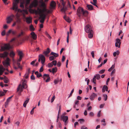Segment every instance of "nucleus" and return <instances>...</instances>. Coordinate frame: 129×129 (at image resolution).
I'll return each mask as SVG.
<instances>
[{
	"mask_svg": "<svg viewBox=\"0 0 129 129\" xmlns=\"http://www.w3.org/2000/svg\"><path fill=\"white\" fill-rule=\"evenodd\" d=\"M5 70V68L2 66H0V76L3 74V72Z\"/></svg>",
	"mask_w": 129,
	"mask_h": 129,
	"instance_id": "nucleus-19",
	"label": "nucleus"
},
{
	"mask_svg": "<svg viewBox=\"0 0 129 129\" xmlns=\"http://www.w3.org/2000/svg\"><path fill=\"white\" fill-rule=\"evenodd\" d=\"M10 61V59L8 57L3 62V64L4 66L5 67H8L9 66Z\"/></svg>",
	"mask_w": 129,
	"mask_h": 129,
	"instance_id": "nucleus-8",
	"label": "nucleus"
},
{
	"mask_svg": "<svg viewBox=\"0 0 129 129\" xmlns=\"http://www.w3.org/2000/svg\"><path fill=\"white\" fill-rule=\"evenodd\" d=\"M21 31L20 33L17 36L18 38H19L22 36H23L24 33V32L22 30H21Z\"/></svg>",
	"mask_w": 129,
	"mask_h": 129,
	"instance_id": "nucleus-30",
	"label": "nucleus"
},
{
	"mask_svg": "<svg viewBox=\"0 0 129 129\" xmlns=\"http://www.w3.org/2000/svg\"><path fill=\"white\" fill-rule=\"evenodd\" d=\"M4 81L5 83H7L8 82L9 80L5 76L4 78Z\"/></svg>",
	"mask_w": 129,
	"mask_h": 129,
	"instance_id": "nucleus-29",
	"label": "nucleus"
},
{
	"mask_svg": "<svg viewBox=\"0 0 129 129\" xmlns=\"http://www.w3.org/2000/svg\"><path fill=\"white\" fill-rule=\"evenodd\" d=\"M67 10V8L66 7H63L61 10L62 12H64V13Z\"/></svg>",
	"mask_w": 129,
	"mask_h": 129,
	"instance_id": "nucleus-37",
	"label": "nucleus"
},
{
	"mask_svg": "<svg viewBox=\"0 0 129 129\" xmlns=\"http://www.w3.org/2000/svg\"><path fill=\"white\" fill-rule=\"evenodd\" d=\"M31 17H29L26 18V22L28 24H29L31 22Z\"/></svg>",
	"mask_w": 129,
	"mask_h": 129,
	"instance_id": "nucleus-20",
	"label": "nucleus"
},
{
	"mask_svg": "<svg viewBox=\"0 0 129 129\" xmlns=\"http://www.w3.org/2000/svg\"><path fill=\"white\" fill-rule=\"evenodd\" d=\"M60 119L62 120L64 122V124L66 125L68 122V117L67 116L61 115L60 117Z\"/></svg>",
	"mask_w": 129,
	"mask_h": 129,
	"instance_id": "nucleus-7",
	"label": "nucleus"
},
{
	"mask_svg": "<svg viewBox=\"0 0 129 129\" xmlns=\"http://www.w3.org/2000/svg\"><path fill=\"white\" fill-rule=\"evenodd\" d=\"M8 53L7 52H5L3 53L0 54V57H7Z\"/></svg>",
	"mask_w": 129,
	"mask_h": 129,
	"instance_id": "nucleus-14",
	"label": "nucleus"
},
{
	"mask_svg": "<svg viewBox=\"0 0 129 129\" xmlns=\"http://www.w3.org/2000/svg\"><path fill=\"white\" fill-rule=\"evenodd\" d=\"M57 71V68L55 67V68H53L52 69V73H54L56 72Z\"/></svg>",
	"mask_w": 129,
	"mask_h": 129,
	"instance_id": "nucleus-36",
	"label": "nucleus"
},
{
	"mask_svg": "<svg viewBox=\"0 0 129 129\" xmlns=\"http://www.w3.org/2000/svg\"><path fill=\"white\" fill-rule=\"evenodd\" d=\"M47 14L48 13H44L42 14H41L40 15V16L39 18L40 19V22L41 23H44L46 16Z\"/></svg>",
	"mask_w": 129,
	"mask_h": 129,
	"instance_id": "nucleus-6",
	"label": "nucleus"
},
{
	"mask_svg": "<svg viewBox=\"0 0 129 129\" xmlns=\"http://www.w3.org/2000/svg\"><path fill=\"white\" fill-rule=\"evenodd\" d=\"M38 4V2L36 0H35L33 1L32 4V5L34 7H36L37 6Z\"/></svg>",
	"mask_w": 129,
	"mask_h": 129,
	"instance_id": "nucleus-22",
	"label": "nucleus"
},
{
	"mask_svg": "<svg viewBox=\"0 0 129 129\" xmlns=\"http://www.w3.org/2000/svg\"><path fill=\"white\" fill-rule=\"evenodd\" d=\"M86 7L89 10L91 11L93 10V6L91 5H87Z\"/></svg>",
	"mask_w": 129,
	"mask_h": 129,
	"instance_id": "nucleus-18",
	"label": "nucleus"
},
{
	"mask_svg": "<svg viewBox=\"0 0 129 129\" xmlns=\"http://www.w3.org/2000/svg\"><path fill=\"white\" fill-rule=\"evenodd\" d=\"M55 98V95H54L51 100V103L53 102Z\"/></svg>",
	"mask_w": 129,
	"mask_h": 129,
	"instance_id": "nucleus-56",
	"label": "nucleus"
},
{
	"mask_svg": "<svg viewBox=\"0 0 129 129\" xmlns=\"http://www.w3.org/2000/svg\"><path fill=\"white\" fill-rule=\"evenodd\" d=\"M51 63H52L53 66L54 65L55 66L56 65V64L57 61L55 60H53L51 62Z\"/></svg>",
	"mask_w": 129,
	"mask_h": 129,
	"instance_id": "nucleus-43",
	"label": "nucleus"
},
{
	"mask_svg": "<svg viewBox=\"0 0 129 129\" xmlns=\"http://www.w3.org/2000/svg\"><path fill=\"white\" fill-rule=\"evenodd\" d=\"M95 78L97 80H99L100 78V75L99 74H96L95 76Z\"/></svg>",
	"mask_w": 129,
	"mask_h": 129,
	"instance_id": "nucleus-35",
	"label": "nucleus"
},
{
	"mask_svg": "<svg viewBox=\"0 0 129 129\" xmlns=\"http://www.w3.org/2000/svg\"><path fill=\"white\" fill-rule=\"evenodd\" d=\"M29 99V98H27V100L25 101L23 104V106L24 107H26V104L28 102Z\"/></svg>",
	"mask_w": 129,
	"mask_h": 129,
	"instance_id": "nucleus-27",
	"label": "nucleus"
},
{
	"mask_svg": "<svg viewBox=\"0 0 129 129\" xmlns=\"http://www.w3.org/2000/svg\"><path fill=\"white\" fill-rule=\"evenodd\" d=\"M35 74L37 75L38 78H39L42 76L41 74L40 73H39L38 71H36L35 72Z\"/></svg>",
	"mask_w": 129,
	"mask_h": 129,
	"instance_id": "nucleus-24",
	"label": "nucleus"
},
{
	"mask_svg": "<svg viewBox=\"0 0 129 129\" xmlns=\"http://www.w3.org/2000/svg\"><path fill=\"white\" fill-rule=\"evenodd\" d=\"M115 68V64H113L112 67H110L108 70L109 72H111V71L113 70V69H114Z\"/></svg>",
	"mask_w": 129,
	"mask_h": 129,
	"instance_id": "nucleus-31",
	"label": "nucleus"
},
{
	"mask_svg": "<svg viewBox=\"0 0 129 129\" xmlns=\"http://www.w3.org/2000/svg\"><path fill=\"white\" fill-rule=\"evenodd\" d=\"M120 53V52L119 50H117L116 51L113 53V55L114 57L116 56V55H118Z\"/></svg>",
	"mask_w": 129,
	"mask_h": 129,
	"instance_id": "nucleus-26",
	"label": "nucleus"
},
{
	"mask_svg": "<svg viewBox=\"0 0 129 129\" xmlns=\"http://www.w3.org/2000/svg\"><path fill=\"white\" fill-rule=\"evenodd\" d=\"M25 81V80H24V82H23L22 85V86L23 87H24V88H26L27 87V86L26 84L24 82Z\"/></svg>",
	"mask_w": 129,
	"mask_h": 129,
	"instance_id": "nucleus-38",
	"label": "nucleus"
},
{
	"mask_svg": "<svg viewBox=\"0 0 129 129\" xmlns=\"http://www.w3.org/2000/svg\"><path fill=\"white\" fill-rule=\"evenodd\" d=\"M30 69L29 68L27 70V71L26 73V74H28V75H29V74L30 73Z\"/></svg>",
	"mask_w": 129,
	"mask_h": 129,
	"instance_id": "nucleus-63",
	"label": "nucleus"
},
{
	"mask_svg": "<svg viewBox=\"0 0 129 129\" xmlns=\"http://www.w3.org/2000/svg\"><path fill=\"white\" fill-rule=\"evenodd\" d=\"M18 54L19 56V57L22 58L23 56V53L22 51L18 50L17 51Z\"/></svg>",
	"mask_w": 129,
	"mask_h": 129,
	"instance_id": "nucleus-23",
	"label": "nucleus"
},
{
	"mask_svg": "<svg viewBox=\"0 0 129 129\" xmlns=\"http://www.w3.org/2000/svg\"><path fill=\"white\" fill-rule=\"evenodd\" d=\"M91 54L92 55V57L93 58H94V52L93 51H92L91 53Z\"/></svg>",
	"mask_w": 129,
	"mask_h": 129,
	"instance_id": "nucleus-50",
	"label": "nucleus"
},
{
	"mask_svg": "<svg viewBox=\"0 0 129 129\" xmlns=\"http://www.w3.org/2000/svg\"><path fill=\"white\" fill-rule=\"evenodd\" d=\"M85 30L86 32L88 33V37L89 38H92L93 36V31L91 29V26L89 25L86 26L85 28Z\"/></svg>",
	"mask_w": 129,
	"mask_h": 129,
	"instance_id": "nucleus-1",
	"label": "nucleus"
},
{
	"mask_svg": "<svg viewBox=\"0 0 129 129\" xmlns=\"http://www.w3.org/2000/svg\"><path fill=\"white\" fill-rule=\"evenodd\" d=\"M55 57H54V56H50L49 57V60L50 61H51L52 60L54 59H55Z\"/></svg>",
	"mask_w": 129,
	"mask_h": 129,
	"instance_id": "nucleus-41",
	"label": "nucleus"
},
{
	"mask_svg": "<svg viewBox=\"0 0 129 129\" xmlns=\"http://www.w3.org/2000/svg\"><path fill=\"white\" fill-rule=\"evenodd\" d=\"M17 4H18L16 3H13V6L12 9L13 10H14L15 11H17V10L18 8Z\"/></svg>",
	"mask_w": 129,
	"mask_h": 129,
	"instance_id": "nucleus-13",
	"label": "nucleus"
},
{
	"mask_svg": "<svg viewBox=\"0 0 129 129\" xmlns=\"http://www.w3.org/2000/svg\"><path fill=\"white\" fill-rule=\"evenodd\" d=\"M50 54L53 55V56H54L55 57H57L58 56V54L53 52H52Z\"/></svg>",
	"mask_w": 129,
	"mask_h": 129,
	"instance_id": "nucleus-28",
	"label": "nucleus"
},
{
	"mask_svg": "<svg viewBox=\"0 0 129 129\" xmlns=\"http://www.w3.org/2000/svg\"><path fill=\"white\" fill-rule=\"evenodd\" d=\"M50 52V49L49 48H48L46 51H44L43 52V54H44L46 56H48V54Z\"/></svg>",
	"mask_w": 129,
	"mask_h": 129,
	"instance_id": "nucleus-16",
	"label": "nucleus"
},
{
	"mask_svg": "<svg viewBox=\"0 0 129 129\" xmlns=\"http://www.w3.org/2000/svg\"><path fill=\"white\" fill-rule=\"evenodd\" d=\"M88 107V108H87V110H88L89 111H90L91 110L92 108V107L91 106H88V107Z\"/></svg>",
	"mask_w": 129,
	"mask_h": 129,
	"instance_id": "nucleus-54",
	"label": "nucleus"
},
{
	"mask_svg": "<svg viewBox=\"0 0 129 129\" xmlns=\"http://www.w3.org/2000/svg\"><path fill=\"white\" fill-rule=\"evenodd\" d=\"M24 88V87L21 85V84H20L17 88V91L18 92L20 90V91L21 92L23 91V89Z\"/></svg>",
	"mask_w": 129,
	"mask_h": 129,
	"instance_id": "nucleus-15",
	"label": "nucleus"
},
{
	"mask_svg": "<svg viewBox=\"0 0 129 129\" xmlns=\"http://www.w3.org/2000/svg\"><path fill=\"white\" fill-rule=\"evenodd\" d=\"M44 65L43 66V65H42V67L40 68V70H39V72H43V67Z\"/></svg>",
	"mask_w": 129,
	"mask_h": 129,
	"instance_id": "nucleus-48",
	"label": "nucleus"
},
{
	"mask_svg": "<svg viewBox=\"0 0 129 129\" xmlns=\"http://www.w3.org/2000/svg\"><path fill=\"white\" fill-rule=\"evenodd\" d=\"M63 18L67 22H70L71 21L70 19L68 17H67L66 16H64Z\"/></svg>",
	"mask_w": 129,
	"mask_h": 129,
	"instance_id": "nucleus-25",
	"label": "nucleus"
},
{
	"mask_svg": "<svg viewBox=\"0 0 129 129\" xmlns=\"http://www.w3.org/2000/svg\"><path fill=\"white\" fill-rule=\"evenodd\" d=\"M69 32L68 31L67 32L68 36L67 37V42L68 43H69Z\"/></svg>",
	"mask_w": 129,
	"mask_h": 129,
	"instance_id": "nucleus-57",
	"label": "nucleus"
},
{
	"mask_svg": "<svg viewBox=\"0 0 129 129\" xmlns=\"http://www.w3.org/2000/svg\"><path fill=\"white\" fill-rule=\"evenodd\" d=\"M92 82L94 84L96 83V78L95 76H94L92 79Z\"/></svg>",
	"mask_w": 129,
	"mask_h": 129,
	"instance_id": "nucleus-45",
	"label": "nucleus"
},
{
	"mask_svg": "<svg viewBox=\"0 0 129 129\" xmlns=\"http://www.w3.org/2000/svg\"><path fill=\"white\" fill-rule=\"evenodd\" d=\"M116 42L115 43V46L116 47H118V48L120 47V45L121 43L120 41V40L119 39H116Z\"/></svg>",
	"mask_w": 129,
	"mask_h": 129,
	"instance_id": "nucleus-10",
	"label": "nucleus"
},
{
	"mask_svg": "<svg viewBox=\"0 0 129 129\" xmlns=\"http://www.w3.org/2000/svg\"><path fill=\"white\" fill-rule=\"evenodd\" d=\"M82 13L83 15L86 16L87 15L88 12L86 10L84 11L83 9L82 8L79 7L77 11V15L80 17L81 16Z\"/></svg>",
	"mask_w": 129,
	"mask_h": 129,
	"instance_id": "nucleus-2",
	"label": "nucleus"
},
{
	"mask_svg": "<svg viewBox=\"0 0 129 129\" xmlns=\"http://www.w3.org/2000/svg\"><path fill=\"white\" fill-rule=\"evenodd\" d=\"M30 78L32 80H34L35 79V78L33 74L31 76Z\"/></svg>",
	"mask_w": 129,
	"mask_h": 129,
	"instance_id": "nucleus-51",
	"label": "nucleus"
},
{
	"mask_svg": "<svg viewBox=\"0 0 129 129\" xmlns=\"http://www.w3.org/2000/svg\"><path fill=\"white\" fill-rule=\"evenodd\" d=\"M41 4L40 7L43 8L41 9V11L44 13H52V11L51 10H48L46 8V5L43 2H40Z\"/></svg>",
	"mask_w": 129,
	"mask_h": 129,
	"instance_id": "nucleus-3",
	"label": "nucleus"
},
{
	"mask_svg": "<svg viewBox=\"0 0 129 129\" xmlns=\"http://www.w3.org/2000/svg\"><path fill=\"white\" fill-rule=\"evenodd\" d=\"M103 96L104 98V100L105 101L107 100V96L106 94H104Z\"/></svg>",
	"mask_w": 129,
	"mask_h": 129,
	"instance_id": "nucleus-42",
	"label": "nucleus"
},
{
	"mask_svg": "<svg viewBox=\"0 0 129 129\" xmlns=\"http://www.w3.org/2000/svg\"><path fill=\"white\" fill-rule=\"evenodd\" d=\"M36 14H39L40 15L41 14L44 13L41 11V9H40L39 8H38L37 10H34Z\"/></svg>",
	"mask_w": 129,
	"mask_h": 129,
	"instance_id": "nucleus-12",
	"label": "nucleus"
},
{
	"mask_svg": "<svg viewBox=\"0 0 129 129\" xmlns=\"http://www.w3.org/2000/svg\"><path fill=\"white\" fill-rule=\"evenodd\" d=\"M29 30L30 31H33L35 30V28L33 25H31L29 26Z\"/></svg>",
	"mask_w": 129,
	"mask_h": 129,
	"instance_id": "nucleus-32",
	"label": "nucleus"
},
{
	"mask_svg": "<svg viewBox=\"0 0 129 129\" xmlns=\"http://www.w3.org/2000/svg\"><path fill=\"white\" fill-rule=\"evenodd\" d=\"M7 23H10L13 20V18L10 17H8L7 19Z\"/></svg>",
	"mask_w": 129,
	"mask_h": 129,
	"instance_id": "nucleus-21",
	"label": "nucleus"
},
{
	"mask_svg": "<svg viewBox=\"0 0 129 129\" xmlns=\"http://www.w3.org/2000/svg\"><path fill=\"white\" fill-rule=\"evenodd\" d=\"M56 5V3L54 1H51L50 4V10H51V9H54Z\"/></svg>",
	"mask_w": 129,
	"mask_h": 129,
	"instance_id": "nucleus-9",
	"label": "nucleus"
},
{
	"mask_svg": "<svg viewBox=\"0 0 129 129\" xmlns=\"http://www.w3.org/2000/svg\"><path fill=\"white\" fill-rule=\"evenodd\" d=\"M97 96V94L94 93H93L90 97V99L92 101L93 100L95 97Z\"/></svg>",
	"mask_w": 129,
	"mask_h": 129,
	"instance_id": "nucleus-17",
	"label": "nucleus"
},
{
	"mask_svg": "<svg viewBox=\"0 0 129 129\" xmlns=\"http://www.w3.org/2000/svg\"><path fill=\"white\" fill-rule=\"evenodd\" d=\"M106 88L104 86L102 89V91L103 92H104L105 91Z\"/></svg>",
	"mask_w": 129,
	"mask_h": 129,
	"instance_id": "nucleus-62",
	"label": "nucleus"
},
{
	"mask_svg": "<svg viewBox=\"0 0 129 129\" xmlns=\"http://www.w3.org/2000/svg\"><path fill=\"white\" fill-rule=\"evenodd\" d=\"M115 72V69H113L112 71L111 74V75L112 76V74H114Z\"/></svg>",
	"mask_w": 129,
	"mask_h": 129,
	"instance_id": "nucleus-52",
	"label": "nucleus"
},
{
	"mask_svg": "<svg viewBox=\"0 0 129 129\" xmlns=\"http://www.w3.org/2000/svg\"><path fill=\"white\" fill-rule=\"evenodd\" d=\"M16 16H17V19L16 22H17L18 23H20L21 22V20L19 18V16L18 15V13H17V14L16 15Z\"/></svg>",
	"mask_w": 129,
	"mask_h": 129,
	"instance_id": "nucleus-33",
	"label": "nucleus"
},
{
	"mask_svg": "<svg viewBox=\"0 0 129 129\" xmlns=\"http://www.w3.org/2000/svg\"><path fill=\"white\" fill-rule=\"evenodd\" d=\"M10 48V46L9 44H6L4 45L3 46L1 47L0 51L1 52L4 51L6 50L9 49Z\"/></svg>",
	"mask_w": 129,
	"mask_h": 129,
	"instance_id": "nucleus-4",
	"label": "nucleus"
},
{
	"mask_svg": "<svg viewBox=\"0 0 129 129\" xmlns=\"http://www.w3.org/2000/svg\"><path fill=\"white\" fill-rule=\"evenodd\" d=\"M65 59V56H62V60H61L62 62H63L64 61Z\"/></svg>",
	"mask_w": 129,
	"mask_h": 129,
	"instance_id": "nucleus-61",
	"label": "nucleus"
},
{
	"mask_svg": "<svg viewBox=\"0 0 129 129\" xmlns=\"http://www.w3.org/2000/svg\"><path fill=\"white\" fill-rule=\"evenodd\" d=\"M9 103L6 101L5 103V108L7 107Z\"/></svg>",
	"mask_w": 129,
	"mask_h": 129,
	"instance_id": "nucleus-60",
	"label": "nucleus"
},
{
	"mask_svg": "<svg viewBox=\"0 0 129 129\" xmlns=\"http://www.w3.org/2000/svg\"><path fill=\"white\" fill-rule=\"evenodd\" d=\"M53 66V64L51 62L49 63L48 64V68H51Z\"/></svg>",
	"mask_w": 129,
	"mask_h": 129,
	"instance_id": "nucleus-40",
	"label": "nucleus"
},
{
	"mask_svg": "<svg viewBox=\"0 0 129 129\" xmlns=\"http://www.w3.org/2000/svg\"><path fill=\"white\" fill-rule=\"evenodd\" d=\"M74 89H73L72 90V91H71V92L70 94V95L68 97V98H69L70 96H71L72 95V94L73 93V92H74Z\"/></svg>",
	"mask_w": 129,
	"mask_h": 129,
	"instance_id": "nucleus-59",
	"label": "nucleus"
},
{
	"mask_svg": "<svg viewBox=\"0 0 129 129\" xmlns=\"http://www.w3.org/2000/svg\"><path fill=\"white\" fill-rule=\"evenodd\" d=\"M5 34V30H4L2 33V36H4Z\"/></svg>",
	"mask_w": 129,
	"mask_h": 129,
	"instance_id": "nucleus-64",
	"label": "nucleus"
},
{
	"mask_svg": "<svg viewBox=\"0 0 129 129\" xmlns=\"http://www.w3.org/2000/svg\"><path fill=\"white\" fill-rule=\"evenodd\" d=\"M89 115L90 116H93L94 115V114L92 112H90L89 113Z\"/></svg>",
	"mask_w": 129,
	"mask_h": 129,
	"instance_id": "nucleus-58",
	"label": "nucleus"
},
{
	"mask_svg": "<svg viewBox=\"0 0 129 129\" xmlns=\"http://www.w3.org/2000/svg\"><path fill=\"white\" fill-rule=\"evenodd\" d=\"M17 64L18 66V68L21 69L22 68L20 66V63L19 62H17Z\"/></svg>",
	"mask_w": 129,
	"mask_h": 129,
	"instance_id": "nucleus-47",
	"label": "nucleus"
},
{
	"mask_svg": "<svg viewBox=\"0 0 129 129\" xmlns=\"http://www.w3.org/2000/svg\"><path fill=\"white\" fill-rule=\"evenodd\" d=\"M15 55V53L13 51H11L10 54V56L12 57H13Z\"/></svg>",
	"mask_w": 129,
	"mask_h": 129,
	"instance_id": "nucleus-34",
	"label": "nucleus"
},
{
	"mask_svg": "<svg viewBox=\"0 0 129 129\" xmlns=\"http://www.w3.org/2000/svg\"><path fill=\"white\" fill-rule=\"evenodd\" d=\"M36 60H37L36 59H35V60L32 61L30 63V64L31 65H32L34 66V64L35 63V62L36 61Z\"/></svg>",
	"mask_w": 129,
	"mask_h": 129,
	"instance_id": "nucleus-49",
	"label": "nucleus"
},
{
	"mask_svg": "<svg viewBox=\"0 0 129 129\" xmlns=\"http://www.w3.org/2000/svg\"><path fill=\"white\" fill-rule=\"evenodd\" d=\"M13 95H12L11 96L9 97L7 100L6 101L7 102L9 103L11 101V99L13 97Z\"/></svg>",
	"mask_w": 129,
	"mask_h": 129,
	"instance_id": "nucleus-39",
	"label": "nucleus"
},
{
	"mask_svg": "<svg viewBox=\"0 0 129 129\" xmlns=\"http://www.w3.org/2000/svg\"><path fill=\"white\" fill-rule=\"evenodd\" d=\"M31 37L34 40H35L37 38V36L35 33L33 31L31 32L30 34Z\"/></svg>",
	"mask_w": 129,
	"mask_h": 129,
	"instance_id": "nucleus-11",
	"label": "nucleus"
},
{
	"mask_svg": "<svg viewBox=\"0 0 129 129\" xmlns=\"http://www.w3.org/2000/svg\"><path fill=\"white\" fill-rule=\"evenodd\" d=\"M5 95V93L3 92H0V96H3Z\"/></svg>",
	"mask_w": 129,
	"mask_h": 129,
	"instance_id": "nucleus-55",
	"label": "nucleus"
},
{
	"mask_svg": "<svg viewBox=\"0 0 129 129\" xmlns=\"http://www.w3.org/2000/svg\"><path fill=\"white\" fill-rule=\"evenodd\" d=\"M79 121H80L79 122L80 123H82L84 121V120L83 119H80Z\"/></svg>",
	"mask_w": 129,
	"mask_h": 129,
	"instance_id": "nucleus-46",
	"label": "nucleus"
},
{
	"mask_svg": "<svg viewBox=\"0 0 129 129\" xmlns=\"http://www.w3.org/2000/svg\"><path fill=\"white\" fill-rule=\"evenodd\" d=\"M45 57L43 55L40 54L39 55V58L38 60V61L40 62L41 60V63L42 65H43V66L44 65V63L45 61Z\"/></svg>",
	"mask_w": 129,
	"mask_h": 129,
	"instance_id": "nucleus-5",
	"label": "nucleus"
},
{
	"mask_svg": "<svg viewBox=\"0 0 129 129\" xmlns=\"http://www.w3.org/2000/svg\"><path fill=\"white\" fill-rule=\"evenodd\" d=\"M105 71V70H102L99 72V73L100 74H102Z\"/></svg>",
	"mask_w": 129,
	"mask_h": 129,
	"instance_id": "nucleus-44",
	"label": "nucleus"
},
{
	"mask_svg": "<svg viewBox=\"0 0 129 129\" xmlns=\"http://www.w3.org/2000/svg\"><path fill=\"white\" fill-rule=\"evenodd\" d=\"M35 107H34L31 110V111H30V114H31L32 115V114H33L34 113V110L35 109Z\"/></svg>",
	"mask_w": 129,
	"mask_h": 129,
	"instance_id": "nucleus-53",
	"label": "nucleus"
}]
</instances>
